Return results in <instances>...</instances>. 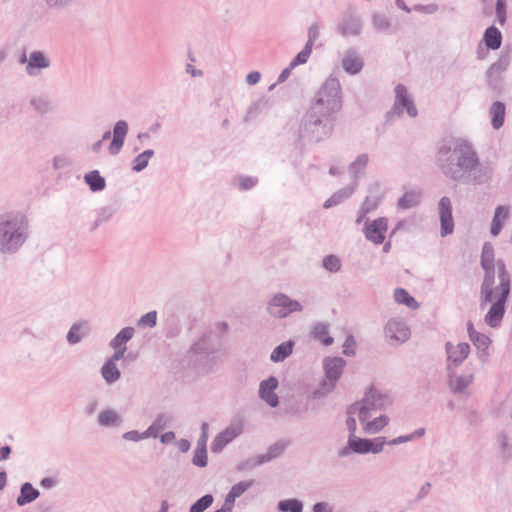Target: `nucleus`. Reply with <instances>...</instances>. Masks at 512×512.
<instances>
[{"label": "nucleus", "mask_w": 512, "mask_h": 512, "mask_svg": "<svg viewBox=\"0 0 512 512\" xmlns=\"http://www.w3.org/2000/svg\"><path fill=\"white\" fill-rule=\"evenodd\" d=\"M436 159L442 173L454 182L482 185L492 179V166L481 163L476 148L467 139H442L438 145Z\"/></svg>", "instance_id": "obj_1"}, {"label": "nucleus", "mask_w": 512, "mask_h": 512, "mask_svg": "<svg viewBox=\"0 0 512 512\" xmlns=\"http://www.w3.org/2000/svg\"><path fill=\"white\" fill-rule=\"evenodd\" d=\"M28 236L29 224L24 215L19 213L0 215V253H16Z\"/></svg>", "instance_id": "obj_2"}, {"label": "nucleus", "mask_w": 512, "mask_h": 512, "mask_svg": "<svg viewBox=\"0 0 512 512\" xmlns=\"http://www.w3.org/2000/svg\"><path fill=\"white\" fill-rule=\"evenodd\" d=\"M342 108L341 87L338 79L329 77L315 94L308 112L334 121V114Z\"/></svg>", "instance_id": "obj_3"}, {"label": "nucleus", "mask_w": 512, "mask_h": 512, "mask_svg": "<svg viewBox=\"0 0 512 512\" xmlns=\"http://www.w3.org/2000/svg\"><path fill=\"white\" fill-rule=\"evenodd\" d=\"M511 292V275L508 272L505 262L498 263V273L484 275L483 281L480 286V307L484 308L490 302L499 300L505 296V301L508 300Z\"/></svg>", "instance_id": "obj_4"}, {"label": "nucleus", "mask_w": 512, "mask_h": 512, "mask_svg": "<svg viewBox=\"0 0 512 512\" xmlns=\"http://www.w3.org/2000/svg\"><path fill=\"white\" fill-rule=\"evenodd\" d=\"M332 131V121L307 111L302 118L299 135L310 142H319L328 138Z\"/></svg>", "instance_id": "obj_5"}, {"label": "nucleus", "mask_w": 512, "mask_h": 512, "mask_svg": "<svg viewBox=\"0 0 512 512\" xmlns=\"http://www.w3.org/2000/svg\"><path fill=\"white\" fill-rule=\"evenodd\" d=\"M345 365L346 361L341 357H325L323 359L325 377L314 391L315 398H322L335 389Z\"/></svg>", "instance_id": "obj_6"}, {"label": "nucleus", "mask_w": 512, "mask_h": 512, "mask_svg": "<svg viewBox=\"0 0 512 512\" xmlns=\"http://www.w3.org/2000/svg\"><path fill=\"white\" fill-rule=\"evenodd\" d=\"M268 314L276 319H283L295 312H302L303 306L297 300L284 293H276L267 303Z\"/></svg>", "instance_id": "obj_7"}, {"label": "nucleus", "mask_w": 512, "mask_h": 512, "mask_svg": "<svg viewBox=\"0 0 512 512\" xmlns=\"http://www.w3.org/2000/svg\"><path fill=\"white\" fill-rule=\"evenodd\" d=\"M446 370H455L463 364L471 352L470 345L466 342L453 344L446 342Z\"/></svg>", "instance_id": "obj_8"}, {"label": "nucleus", "mask_w": 512, "mask_h": 512, "mask_svg": "<svg viewBox=\"0 0 512 512\" xmlns=\"http://www.w3.org/2000/svg\"><path fill=\"white\" fill-rule=\"evenodd\" d=\"M447 383L450 391L455 395H469V387L474 381L473 372L459 373L458 369L446 370Z\"/></svg>", "instance_id": "obj_9"}, {"label": "nucleus", "mask_w": 512, "mask_h": 512, "mask_svg": "<svg viewBox=\"0 0 512 512\" xmlns=\"http://www.w3.org/2000/svg\"><path fill=\"white\" fill-rule=\"evenodd\" d=\"M511 63V52L503 50L496 62H494L486 72L487 84L496 89L501 82V75L508 69Z\"/></svg>", "instance_id": "obj_10"}, {"label": "nucleus", "mask_w": 512, "mask_h": 512, "mask_svg": "<svg viewBox=\"0 0 512 512\" xmlns=\"http://www.w3.org/2000/svg\"><path fill=\"white\" fill-rule=\"evenodd\" d=\"M438 214L440 219V235L446 237L454 231V220L452 216V203L449 197L444 196L438 203Z\"/></svg>", "instance_id": "obj_11"}, {"label": "nucleus", "mask_w": 512, "mask_h": 512, "mask_svg": "<svg viewBox=\"0 0 512 512\" xmlns=\"http://www.w3.org/2000/svg\"><path fill=\"white\" fill-rule=\"evenodd\" d=\"M403 109H406L407 114L410 117L417 116V109L412 99L408 96L406 87L402 84H398L395 87V104L393 110L388 113V117H391L394 113H396V111L399 115Z\"/></svg>", "instance_id": "obj_12"}, {"label": "nucleus", "mask_w": 512, "mask_h": 512, "mask_svg": "<svg viewBox=\"0 0 512 512\" xmlns=\"http://www.w3.org/2000/svg\"><path fill=\"white\" fill-rule=\"evenodd\" d=\"M384 333L388 340L403 343L410 338V329L405 322L398 319H390L384 327Z\"/></svg>", "instance_id": "obj_13"}, {"label": "nucleus", "mask_w": 512, "mask_h": 512, "mask_svg": "<svg viewBox=\"0 0 512 512\" xmlns=\"http://www.w3.org/2000/svg\"><path fill=\"white\" fill-rule=\"evenodd\" d=\"M387 223L388 221L384 217L375 219L372 222L366 220L364 227L365 237L374 244L383 243L387 231Z\"/></svg>", "instance_id": "obj_14"}, {"label": "nucleus", "mask_w": 512, "mask_h": 512, "mask_svg": "<svg viewBox=\"0 0 512 512\" xmlns=\"http://www.w3.org/2000/svg\"><path fill=\"white\" fill-rule=\"evenodd\" d=\"M505 296L499 300L490 302L491 306L484 316V322L491 328H498L501 326L502 320L506 311Z\"/></svg>", "instance_id": "obj_15"}, {"label": "nucleus", "mask_w": 512, "mask_h": 512, "mask_svg": "<svg viewBox=\"0 0 512 512\" xmlns=\"http://www.w3.org/2000/svg\"><path fill=\"white\" fill-rule=\"evenodd\" d=\"M219 339L213 333H205L191 348L190 352L195 355H210L218 351Z\"/></svg>", "instance_id": "obj_16"}, {"label": "nucleus", "mask_w": 512, "mask_h": 512, "mask_svg": "<svg viewBox=\"0 0 512 512\" xmlns=\"http://www.w3.org/2000/svg\"><path fill=\"white\" fill-rule=\"evenodd\" d=\"M242 433V425H230L222 432H220L213 440L211 444V450L214 453H219L222 449L230 443L233 439Z\"/></svg>", "instance_id": "obj_17"}, {"label": "nucleus", "mask_w": 512, "mask_h": 512, "mask_svg": "<svg viewBox=\"0 0 512 512\" xmlns=\"http://www.w3.org/2000/svg\"><path fill=\"white\" fill-rule=\"evenodd\" d=\"M277 387L278 380L274 376L263 380L259 385V397L270 407H276L279 404L278 396L275 393Z\"/></svg>", "instance_id": "obj_18"}, {"label": "nucleus", "mask_w": 512, "mask_h": 512, "mask_svg": "<svg viewBox=\"0 0 512 512\" xmlns=\"http://www.w3.org/2000/svg\"><path fill=\"white\" fill-rule=\"evenodd\" d=\"M503 261L502 259L495 260L494 247L491 243L485 242L482 247L480 264L484 271V275L498 273V263Z\"/></svg>", "instance_id": "obj_19"}, {"label": "nucleus", "mask_w": 512, "mask_h": 512, "mask_svg": "<svg viewBox=\"0 0 512 512\" xmlns=\"http://www.w3.org/2000/svg\"><path fill=\"white\" fill-rule=\"evenodd\" d=\"M128 133V123L125 120H119L115 123L113 128V138L108 147V151L111 155H117L125 142L126 135Z\"/></svg>", "instance_id": "obj_20"}, {"label": "nucleus", "mask_w": 512, "mask_h": 512, "mask_svg": "<svg viewBox=\"0 0 512 512\" xmlns=\"http://www.w3.org/2000/svg\"><path fill=\"white\" fill-rule=\"evenodd\" d=\"M341 64L345 72L350 75L358 74L364 66L363 60L353 48L345 51Z\"/></svg>", "instance_id": "obj_21"}, {"label": "nucleus", "mask_w": 512, "mask_h": 512, "mask_svg": "<svg viewBox=\"0 0 512 512\" xmlns=\"http://www.w3.org/2000/svg\"><path fill=\"white\" fill-rule=\"evenodd\" d=\"M362 29V22L360 18L354 14L344 15L339 30L343 36H357Z\"/></svg>", "instance_id": "obj_22"}, {"label": "nucleus", "mask_w": 512, "mask_h": 512, "mask_svg": "<svg viewBox=\"0 0 512 512\" xmlns=\"http://www.w3.org/2000/svg\"><path fill=\"white\" fill-rule=\"evenodd\" d=\"M477 350V357L481 363H486L490 357L489 347L492 340L483 333H478L470 339Z\"/></svg>", "instance_id": "obj_23"}, {"label": "nucleus", "mask_w": 512, "mask_h": 512, "mask_svg": "<svg viewBox=\"0 0 512 512\" xmlns=\"http://www.w3.org/2000/svg\"><path fill=\"white\" fill-rule=\"evenodd\" d=\"M509 217V206L499 205L495 208L494 215L491 221L490 234L496 237L500 234L505 221Z\"/></svg>", "instance_id": "obj_24"}, {"label": "nucleus", "mask_w": 512, "mask_h": 512, "mask_svg": "<svg viewBox=\"0 0 512 512\" xmlns=\"http://www.w3.org/2000/svg\"><path fill=\"white\" fill-rule=\"evenodd\" d=\"M90 332V327L87 321H79L74 323L68 333L67 342L70 345H75L81 342Z\"/></svg>", "instance_id": "obj_25"}, {"label": "nucleus", "mask_w": 512, "mask_h": 512, "mask_svg": "<svg viewBox=\"0 0 512 512\" xmlns=\"http://www.w3.org/2000/svg\"><path fill=\"white\" fill-rule=\"evenodd\" d=\"M366 405L370 406L371 410L376 413L382 409H385L386 406L390 403L389 398L376 391L370 390L362 400Z\"/></svg>", "instance_id": "obj_26"}, {"label": "nucleus", "mask_w": 512, "mask_h": 512, "mask_svg": "<svg viewBox=\"0 0 512 512\" xmlns=\"http://www.w3.org/2000/svg\"><path fill=\"white\" fill-rule=\"evenodd\" d=\"M98 424L105 428H118L123 423V418L114 409H106L99 413Z\"/></svg>", "instance_id": "obj_27"}, {"label": "nucleus", "mask_w": 512, "mask_h": 512, "mask_svg": "<svg viewBox=\"0 0 512 512\" xmlns=\"http://www.w3.org/2000/svg\"><path fill=\"white\" fill-rule=\"evenodd\" d=\"M50 65L49 60L46 58L43 52L41 51H33L28 60V64L26 66L27 73L29 75H35V69H45Z\"/></svg>", "instance_id": "obj_28"}, {"label": "nucleus", "mask_w": 512, "mask_h": 512, "mask_svg": "<svg viewBox=\"0 0 512 512\" xmlns=\"http://www.w3.org/2000/svg\"><path fill=\"white\" fill-rule=\"evenodd\" d=\"M369 163L368 154H360L350 165L349 174L352 178V182L357 184L358 179L364 175L365 169Z\"/></svg>", "instance_id": "obj_29"}, {"label": "nucleus", "mask_w": 512, "mask_h": 512, "mask_svg": "<svg viewBox=\"0 0 512 512\" xmlns=\"http://www.w3.org/2000/svg\"><path fill=\"white\" fill-rule=\"evenodd\" d=\"M330 325L324 322H317L311 329V336L320 341L325 346H330L333 343V338L329 335Z\"/></svg>", "instance_id": "obj_30"}, {"label": "nucleus", "mask_w": 512, "mask_h": 512, "mask_svg": "<svg viewBox=\"0 0 512 512\" xmlns=\"http://www.w3.org/2000/svg\"><path fill=\"white\" fill-rule=\"evenodd\" d=\"M135 329L127 326L122 328L109 342L110 348L127 349V343L133 338Z\"/></svg>", "instance_id": "obj_31"}, {"label": "nucleus", "mask_w": 512, "mask_h": 512, "mask_svg": "<svg viewBox=\"0 0 512 512\" xmlns=\"http://www.w3.org/2000/svg\"><path fill=\"white\" fill-rule=\"evenodd\" d=\"M357 187V184L355 182H352L351 185L340 189L339 191L335 192L329 199H327L324 202V208L328 209L333 206H336L343 202L345 199L349 198L355 191Z\"/></svg>", "instance_id": "obj_32"}, {"label": "nucleus", "mask_w": 512, "mask_h": 512, "mask_svg": "<svg viewBox=\"0 0 512 512\" xmlns=\"http://www.w3.org/2000/svg\"><path fill=\"white\" fill-rule=\"evenodd\" d=\"M39 495V491L31 483L25 482L20 488V494L16 499V503L18 506H24L36 500Z\"/></svg>", "instance_id": "obj_33"}, {"label": "nucleus", "mask_w": 512, "mask_h": 512, "mask_svg": "<svg viewBox=\"0 0 512 512\" xmlns=\"http://www.w3.org/2000/svg\"><path fill=\"white\" fill-rule=\"evenodd\" d=\"M105 383L111 385L121 378V372L113 362L105 361L100 370Z\"/></svg>", "instance_id": "obj_34"}, {"label": "nucleus", "mask_w": 512, "mask_h": 512, "mask_svg": "<svg viewBox=\"0 0 512 512\" xmlns=\"http://www.w3.org/2000/svg\"><path fill=\"white\" fill-rule=\"evenodd\" d=\"M505 104L501 101H495L491 105L490 115L492 127L496 130L500 129L505 119Z\"/></svg>", "instance_id": "obj_35"}, {"label": "nucleus", "mask_w": 512, "mask_h": 512, "mask_svg": "<svg viewBox=\"0 0 512 512\" xmlns=\"http://www.w3.org/2000/svg\"><path fill=\"white\" fill-rule=\"evenodd\" d=\"M483 41L488 49L497 50L502 44V34L494 26H490L486 29Z\"/></svg>", "instance_id": "obj_36"}, {"label": "nucleus", "mask_w": 512, "mask_h": 512, "mask_svg": "<svg viewBox=\"0 0 512 512\" xmlns=\"http://www.w3.org/2000/svg\"><path fill=\"white\" fill-rule=\"evenodd\" d=\"M293 347L294 341L292 340L281 343L273 349L270 355V360L275 363L284 361L288 356L292 354Z\"/></svg>", "instance_id": "obj_37"}, {"label": "nucleus", "mask_w": 512, "mask_h": 512, "mask_svg": "<svg viewBox=\"0 0 512 512\" xmlns=\"http://www.w3.org/2000/svg\"><path fill=\"white\" fill-rule=\"evenodd\" d=\"M421 200V192L417 190L407 191L398 200L397 206L400 209H411L416 207Z\"/></svg>", "instance_id": "obj_38"}, {"label": "nucleus", "mask_w": 512, "mask_h": 512, "mask_svg": "<svg viewBox=\"0 0 512 512\" xmlns=\"http://www.w3.org/2000/svg\"><path fill=\"white\" fill-rule=\"evenodd\" d=\"M271 107L270 100L268 98H260L258 101L253 103L247 110L244 121L248 122L256 118L260 113L268 110Z\"/></svg>", "instance_id": "obj_39"}, {"label": "nucleus", "mask_w": 512, "mask_h": 512, "mask_svg": "<svg viewBox=\"0 0 512 512\" xmlns=\"http://www.w3.org/2000/svg\"><path fill=\"white\" fill-rule=\"evenodd\" d=\"M253 483V480H249L241 481L233 485L231 490L225 496V500L228 503H231L232 506H234L236 498L240 497L243 493H245L253 485Z\"/></svg>", "instance_id": "obj_40"}, {"label": "nucleus", "mask_w": 512, "mask_h": 512, "mask_svg": "<svg viewBox=\"0 0 512 512\" xmlns=\"http://www.w3.org/2000/svg\"><path fill=\"white\" fill-rule=\"evenodd\" d=\"M350 413L358 415L359 421L366 425L370 422L369 419L375 414L370 406L366 405L363 401L354 403L350 406Z\"/></svg>", "instance_id": "obj_41"}, {"label": "nucleus", "mask_w": 512, "mask_h": 512, "mask_svg": "<svg viewBox=\"0 0 512 512\" xmlns=\"http://www.w3.org/2000/svg\"><path fill=\"white\" fill-rule=\"evenodd\" d=\"M84 179L93 192L101 191L105 188V179L97 170L87 173Z\"/></svg>", "instance_id": "obj_42"}, {"label": "nucleus", "mask_w": 512, "mask_h": 512, "mask_svg": "<svg viewBox=\"0 0 512 512\" xmlns=\"http://www.w3.org/2000/svg\"><path fill=\"white\" fill-rule=\"evenodd\" d=\"M154 156V151L152 149H148L137 155L132 161V170L135 172H140L144 170L149 163L150 158Z\"/></svg>", "instance_id": "obj_43"}, {"label": "nucleus", "mask_w": 512, "mask_h": 512, "mask_svg": "<svg viewBox=\"0 0 512 512\" xmlns=\"http://www.w3.org/2000/svg\"><path fill=\"white\" fill-rule=\"evenodd\" d=\"M277 509L280 512H302L303 503L295 498L285 499L278 502Z\"/></svg>", "instance_id": "obj_44"}, {"label": "nucleus", "mask_w": 512, "mask_h": 512, "mask_svg": "<svg viewBox=\"0 0 512 512\" xmlns=\"http://www.w3.org/2000/svg\"><path fill=\"white\" fill-rule=\"evenodd\" d=\"M394 299L399 304H404L409 308H418V303L405 289L397 288L394 292Z\"/></svg>", "instance_id": "obj_45"}, {"label": "nucleus", "mask_w": 512, "mask_h": 512, "mask_svg": "<svg viewBox=\"0 0 512 512\" xmlns=\"http://www.w3.org/2000/svg\"><path fill=\"white\" fill-rule=\"evenodd\" d=\"M388 420L386 415L377 416L372 421L366 423L364 431L369 434L378 433L388 424Z\"/></svg>", "instance_id": "obj_46"}, {"label": "nucleus", "mask_w": 512, "mask_h": 512, "mask_svg": "<svg viewBox=\"0 0 512 512\" xmlns=\"http://www.w3.org/2000/svg\"><path fill=\"white\" fill-rule=\"evenodd\" d=\"M349 442L353 452L358 454L369 453L370 439L359 438L354 435L349 437Z\"/></svg>", "instance_id": "obj_47"}, {"label": "nucleus", "mask_w": 512, "mask_h": 512, "mask_svg": "<svg viewBox=\"0 0 512 512\" xmlns=\"http://www.w3.org/2000/svg\"><path fill=\"white\" fill-rule=\"evenodd\" d=\"M497 444L504 459H509L512 455V445L509 437L505 433H500L497 436Z\"/></svg>", "instance_id": "obj_48"}, {"label": "nucleus", "mask_w": 512, "mask_h": 512, "mask_svg": "<svg viewBox=\"0 0 512 512\" xmlns=\"http://www.w3.org/2000/svg\"><path fill=\"white\" fill-rule=\"evenodd\" d=\"M213 500L214 498L211 494H206L191 505L189 512H204L212 505Z\"/></svg>", "instance_id": "obj_49"}, {"label": "nucleus", "mask_w": 512, "mask_h": 512, "mask_svg": "<svg viewBox=\"0 0 512 512\" xmlns=\"http://www.w3.org/2000/svg\"><path fill=\"white\" fill-rule=\"evenodd\" d=\"M371 20L374 29L377 31H387L391 26L389 19L378 12L372 14Z\"/></svg>", "instance_id": "obj_50"}, {"label": "nucleus", "mask_w": 512, "mask_h": 512, "mask_svg": "<svg viewBox=\"0 0 512 512\" xmlns=\"http://www.w3.org/2000/svg\"><path fill=\"white\" fill-rule=\"evenodd\" d=\"M30 104L40 114H46L52 110V104L46 97L33 98Z\"/></svg>", "instance_id": "obj_51"}, {"label": "nucleus", "mask_w": 512, "mask_h": 512, "mask_svg": "<svg viewBox=\"0 0 512 512\" xmlns=\"http://www.w3.org/2000/svg\"><path fill=\"white\" fill-rule=\"evenodd\" d=\"M157 324V312L150 311L137 320V326L141 328H153Z\"/></svg>", "instance_id": "obj_52"}, {"label": "nucleus", "mask_w": 512, "mask_h": 512, "mask_svg": "<svg viewBox=\"0 0 512 512\" xmlns=\"http://www.w3.org/2000/svg\"><path fill=\"white\" fill-rule=\"evenodd\" d=\"M192 463L198 467H206L207 466V449L205 447L197 446L194 451V456L192 459Z\"/></svg>", "instance_id": "obj_53"}, {"label": "nucleus", "mask_w": 512, "mask_h": 512, "mask_svg": "<svg viewBox=\"0 0 512 512\" xmlns=\"http://www.w3.org/2000/svg\"><path fill=\"white\" fill-rule=\"evenodd\" d=\"M311 52H312V48L305 45V47L302 49V51H300L290 62V68H295L298 65L305 64L308 61V59L311 55Z\"/></svg>", "instance_id": "obj_54"}, {"label": "nucleus", "mask_w": 512, "mask_h": 512, "mask_svg": "<svg viewBox=\"0 0 512 512\" xmlns=\"http://www.w3.org/2000/svg\"><path fill=\"white\" fill-rule=\"evenodd\" d=\"M323 267L329 272H338L341 268V261L335 255H328L323 259Z\"/></svg>", "instance_id": "obj_55"}, {"label": "nucleus", "mask_w": 512, "mask_h": 512, "mask_svg": "<svg viewBox=\"0 0 512 512\" xmlns=\"http://www.w3.org/2000/svg\"><path fill=\"white\" fill-rule=\"evenodd\" d=\"M272 460V457L270 456L269 452L259 455L255 460H248L246 463L239 465L238 469L243 470L246 468H252L256 465H261L263 463L269 462Z\"/></svg>", "instance_id": "obj_56"}, {"label": "nucleus", "mask_w": 512, "mask_h": 512, "mask_svg": "<svg viewBox=\"0 0 512 512\" xmlns=\"http://www.w3.org/2000/svg\"><path fill=\"white\" fill-rule=\"evenodd\" d=\"M71 165V158L65 154L57 155L53 158V168L56 170L66 169Z\"/></svg>", "instance_id": "obj_57"}, {"label": "nucleus", "mask_w": 512, "mask_h": 512, "mask_svg": "<svg viewBox=\"0 0 512 512\" xmlns=\"http://www.w3.org/2000/svg\"><path fill=\"white\" fill-rule=\"evenodd\" d=\"M385 437H377L374 439H370L369 444V453L377 454L383 450L384 445L386 444Z\"/></svg>", "instance_id": "obj_58"}, {"label": "nucleus", "mask_w": 512, "mask_h": 512, "mask_svg": "<svg viewBox=\"0 0 512 512\" xmlns=\"http://www.w3.org/2000/svg\"><path fill=\"white\" fill-rule=\"evenodd\" d=\"M496 17L500 25L506 22V3L505 0H497L496 2Z\"/></svg>", "instance_id": "obj_59"}, {"label": "nucleus", "mask_w": 512, "mask_h": 512, "mask_svg": "<svg viewBox=\"0 0 512 512\" xmlns=\"http://www.w3.org/2000/svg\"><path fill=\"white\" fill-rule=\"evenodd\" d=\"M355 345L356 341L353 335H348L343 344V354L346 356H354L355 355Z\"/></svg>", "instance_id": "obj_60"}, {"label": "nucleus", "mask_w": 512, "mask_h": 512, "mask_svg": "<svg viewBox=\"0 0 512 512\" xmlns=\"http://www.w3.org/2000/svg\"><path fill=\"white\" fill-rule=\"evenodd\" d=\"M319 35H320L319 26L317 24H312L308 29V40L305 45L312 48L314 45V42L319 38Z\"/></svg>", "instance_id": "obj_61"}, {"label": "nucleus", "mask_w": 512, "mask_h": 512, "mask_svg": "<svg viewBox=\"0 0 512 512\" xmlns=\"http://www.w3.org/2000/svg\"><path fill=\"white\" fill-rule=\"evenodd\" d=\"M356 414L350 413V407L347 410V419H346V425L347 429L349 431V437H352L356 433L357 424H356Z\"/></svg>", "instance_id": "obj_62"}, {"label": "nucleus", "mask_w": 512, "mask_h": 512, "mask_svg": "<svg viewBox=\"0 0 512 512\" xmlns=\"http://www.w3.org/2000/svg\"><path fill=\"white\" fill-rule=\"evenodd\" d=\"M46 5L52 9H63L68 7L76 0H44Z\"/></svg>", "instance_id": "obj_63"}, {"label": "nucleus", "mask_w": 512, "mask_h": 512, "mask_svg": "<svg viewBox=\"0 0 512 512\" xmlns=\"http://www.w3.org/2000/svg\"><path fill=\"white\" fill-rule=\"evenodd\" d=\"M122 438L127 441H132V442H139L141 440H144L143 432H138L136 430H131V431L125 432L122 435Z\"/></svg>", "instance_id": "obj_64"}]
</instances>
